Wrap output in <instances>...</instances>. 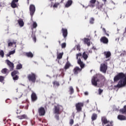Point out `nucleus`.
<instances>
[{
	"label": "nucleus",
	"mask_w": 126,
	"mask_h": 126,
	"mask_svg": "<svg viewBox=\"0 0 126 126\" xmlns=\"http://www.w3.org/2000/svg\"><path fill=\"white\" fill-rule=\"evenodd\" d=\"M114 82L119 81L117 85L118 88L125 87L126 85V74L123 72H120L114 76Z\"/></svg>",
	"instance_id": "nucleus-1"
},
{
	"label": "nucleus",
	"mask_w": 126,
	"mask_h": 126,
	"mask_svg": "<svg viewBox=\"0 0 126 126\" xmlns=\"http://www.w3.org/2000/svg\"><path fill=\"white\" fill-rule=\"evenodd\" d=\"M77 63L80 65V68L79 66H76V67H74V69H73V72L75 75H78V73H80L82 69L85 67V64L84 63L83 61L81 60V58L78 59Z\"/></svg>",
	"instance_id": "nucleus-2"
},
{
	"label": "nucleus",
	"mask_w": 126,
	"mask_h": 126,
	"mask_svg": "<svg viewBox=\"0 0 126 126\" xmlns=\"http://www.w3.org/2000/svg\"><path fill=\"white\" fill-rule=\"evenodd\" d=\"M105 79V77L102 74H98L95 76H93L92 79V83L94 86H97V82H100V80Z\"/></svg>",
	"instance_id": "nucleus-3"
},
{
	"label": "nucleus",
	"mask_w": 126,
	"mask_h": 126,
	"mask_svg": "<svg viewBox=\"0 0 126 126\" xmlns=\"http://www.w3.org/2000/svg\"><path fill=\"white\" fill-rule=\"evenodd\" d=\"M101 122L102 126H105V125H106L105 126H113V122H110V121H108L106 117H101Z\"/></svg>",
	"instance_id": "nucleus-4"
},
{
	"label": "nucleus",
	"mask_w": 126,
	"mask_h": 126,
	"mask_svg": "<svg viewBox=\"0 0 126 126\" xmlns=\"http://www.w3.org/2000/svg\"><path fill=\"white\" fill-rule=\"evenodd\" d=\"M84 106V103L82 102L77 103L75 104L76 110L78 113L82 111V108Z\"/></svg>",
	"instance_id": "nucleus-5"
},
{
	"label": "nucleus",
	"mask_w": 126,
	"mask_h": 126,
	"mask_svg": "<svg viewBox=\"0 0 126 126\" xmlns=\"http://www.w3.org/2000/svg\"><path fill=\"white\" fill-rule=\"evenodd\" d=\"M107 68V63H101L100 66V70L101 72H103V73H106Z\"/></svg>",
	"instance_id": "nucleus-6"
},
{
	"label": "nucleus",
	"mask_w": 126,
	"mask_h": 126,
	"mask_svg": "<svg viewBox=\"0 0 126 126\" xmlns=\"http://www.w3.org/2000/svg\"><path fill=\"white\" fill-rule=\"evenodd\" d=\"M61 32L63 33V35L64 38H66L68 33L67 29H66L65 28H62Z\"/></svg>",
	"instance_id": "nucleus-7"
},
{
	"label": "nucleus",
	"mask_w": 126,
	"mask_h": 126,
	"mask_svg": "<svg viewBox=\"0 0 126 126\" xmlns=\"http://www.w3.org/2000/svg\"><path fill=\"white\" fill-rule=\"evenodd\" d=\"M38 114L39 116H45L46 114L45 108H44L43 107H40V108L38 109Z\"/></svg>",
	"instance_id": "nucleus-8"
},
{
	"label": "nucleus",
	"mask_w": 126,
	"mask_h": 126,
	"mask_svg": "<svg viewBox=\"0 0 126 126\" xmlns=\"http://www.w3.org/2000/svg\"><path fill=\"white\" fill-rule=\"evenodd\" d=\"M5 62L7 63V64L8 65L9 68H10V70L11 71H12V70H13V68H14V65L13 63H11L8 60H6Z\"/></svg>",
	"instance_id": "nucleus-9"
},
{
	"label": "nucleus",
	"mask_w": 126,
	"mask_h": 126,
	"mask_svg": "<svg viewBox=\"0 0 126 126\" xmlns=\"http://www.w3.org/2000/svg\"><path fill=\"white\" fill-rule=\"evenodd\" d=\"M71 66H72V64L70 62V61H69V60L67 59V62H66V63L64 66V69L65 70H67V69H69V68H70V67H71Z\"/></svg>",
	"instance_id": "nucleus-10"
},
{
	"label": "nucleus",
	"mask_w": 126,
	"mask_h": 126,
	"mask_svg": "<svg viewBox=\"0 0 126 126\" xmlns=\"http://www.w3.org/2000/svg\"><path fill=\"white\" fill-rule=\"evenodd\" d=\"M17 74H18V71L15 70L11 73V76L13 77V79L14 80H17L18 79V76H17Z\"/></svg>",
	"instance_id": "nucleus-11"
},
{
	"label": "nucleus",
	"mask_w": 126,
	"mask_h": 126,
	"mask_svg": "<svg viewBox=\"0 0 126 126\" xmlns=\"http://www.w3.org/2000/svg\"><path fill=\"white\" fill-rule=\"evenodd\" d=\"M60 109H61V106L57 105V106H55L54 107V113L55 114H60L61 112H60Z\"/></svg>",
	"instance_id": "nucleus-12"
},
{
	"label": "nucleus",
	"mask_w": 126,
	"mask_h": 126,
	"mask_svg": "<svg viewBox=\"0 0 126 126\" xmlns=\"http://www.w3.org/2000/svg\"><path fill=\"white\" fill-rule=\"evenodd\" d=\"M103 4L99 3L98 1H96V8L99 10H104L103 8Z\"/></svg>",
	"instance_id": "nucleus-13"
},
{
	"label": "nucleus",
	"mask_w": 126,
	"mask_h": 126,
	"mask_svg": "<svg viewBox=\"0 0 126 126\" xmlns=\"http://www.w3.org/2000/svg\"><path fill=\"white\" fill-rule=\"evenodd\" d=\"M101 42L103 43H108L109 39L106 36H102L100 39Z\"/></svg>",
	"instance_id": "nucleus-14"
},
{
	"label": "nucleus",
	"mask_w": 126,
	"mask_h": 126,
	"mask_svg": "<svg viewBox=\"0 0 126 126\" xmlns=\"http://www.w3.org/2000/svg\"><path fill=\"white\" fill-rule=\"evenodd\" d=\"M17 2H18V0H13L12 1L11 5L13 8H15V7L17 6V5L16 4Z\"/></svg>",
	"instance_id": "nucleus-15"
},
{
	"label": "nucleus",
	"mask_w": 126,
	"mask_h": 126,
	"mask_svg": "<svg viewBox=\"0 0 126 126\" xmlns=\"http://www.w3.org/2000/svg\"><path fill=\"white\" fill-rule=\"evenodd\" d=\"M84 41L85 43H86L88 46H90L91 42L90 38H88L87 37H84Z\"/></svg>",
	"instance_id": "nucleus-16"
},
{
	"label": "nucleus",
	"mask_w": 126,
	"mask_h": 126,
	"mask_svg": "<svg viewBox=\"0 0 126 126\" xmlns=\"http://www.w3.org/2000/svg\"><path fill=\"white\" fill-rule=\"evenodd\" d=\"M18 23L20 27H23L24 26V22L22 19L18 20Z\"/></svg>",
	"instance_id": "nucleus-17"
},
{
	"label": "nucleus",
	"mask_w": 126,
	"mask_h": 126,
	"mask_svg": "<svg viewBox=\"0 0 126 126\" xmlns=\"http://www.w3.org/2000/svg\"><path fill=\"white\" fill-rule=\"evenodd\" d=\"M38 99V97L34 92H32V102H35Z\"/></svg>",
	"instance_id": "nucleus-18"
},
{
	"label": "nucleus",
	"mask_w": 126,
	"mask_h": 126,
	"mask_svg": "<svg viewBox=\"0 0 126 126\" xmlns=\"http://www.w3.org/2000/svg\"><path fill=\"white\" fill-rule=\"evenodd\" d=\"M104 54L106 58H109L111 56V52L110 51H104Z\"/></svg>",
	"instance_id": "nucleus-19"
},
{
	"label": "nucleus",
	"mask_w": 126,
	"mask_h": 126,
	"mask_svg": "<svg viewBox=\"0 0 126 126\" xmlns=\"http://www.w3.org/2000/svg\"><path fill=\"white\" fill-rule=\"evenodd\" d=\"M73 1L72 0H68V1L66 2L65 4V7L66 8H68V7H70L72 4Z\"/></svg>",
	"instance_id": "nucleus-20"
},
{
	"label": "nucleus",
	"mask_w": 126,
	"mask_h": 126,
	"mask_svg": "<svg viewBox=\"0 0 126 126\" xmlns=\"http://www.w3.org/2000/svg\"><path fill=\"white\" fill-rule=\"evenodd\" d=\"M118 119L120 121H125L126 120V117L123 115H119L118 116Z\"/></svg>",
	"instance_id": "nucleus-21"
},
{
	"label": "nucleus",
	"mask_w": 126,
	"mask_h": 126,
	"mask_svg": "<svg viewBox=\"0 0 126 126\" xmlns=\"http://www.w3.org/2000/svg\"><path fill=\"white\" fill-rule=\"evenodd\" d=\"M16 40H13V42H9L8 43V47H11L13 45H15V47H16Z\"/></svg>",
	"instance_id": "nucleus-22"
},
{
	"label": "nucleus",
	"mask_w": 126,
	"mask_h": 126,
	"mask_svg": "<svg viewBox=\"0 0 126 126\" xmlns=\"http://www.w3.org/2000/svg\"><path fill=\"white\" fill-rule=\"evenodd\" d=\"M82 57L84 58V60H87L89 56H88V54H87L86 51H84L83 53Z\"/></svg>",
	"instance_id": "nucleus-23"
},
{
	"label": "nucleus",
	"mask_w": 126,
	"mask_h": 126,
	"mask_svg": "<svg viewBox=\"0 0 126 126\" xmlns=\"http://www.w3.org/2000/svg\"><path fill=\"white\" fill-rule=\"evenodd\" d=\"M97 114H93V115H92V121L93 122H94V121H95L97 119Z\"/></svg>",
	"instance_id": "nucleus-24"
},
{
	"label": "nucleus",
	"mask_w": 126,
	"mask_h": 126,
	"mask_svg": "<svg viewBox=\"0 0 126 126\" xmlns=\"http://www.w3.org/2000/svg\"><path fill=\"white\" fill-rule=\"evenodd\" d=\"M120 112L122 114H126V105H125V106H124L123 109H121L120 110Z\"/></svg>",
	"instance_id": "nucleus-25"
},
{
	"label": "nucleus",
	"mask_w": 126,
	"mask_h": 126,
	"mask_svg": "<svg viewBox=\"0 0 126 126\" xmlns=\"http://www.w3.org/2000/svg\"><path fill=\"white\" fill-rule=\"evenodd\" d=\"M37 77V75H35V74H34V73H32V83H35L36 82V79Z\"/></svg>",
	"instance_id": "nucleus-26"
},
{
	"label": "nucleus",
	"mask_w": 126,
	"mask_h": 126,
	"mask_svg": "<svg viewBox=\"0 0 126 126\" xmlns=\"http://www.w3.org/2000/svg\"><path fill=\"white\" fill-rule=\"evenodd\" d=\"M95 2H96V0H90V3L91 4L90 6L91 7H94Z\"/></svg>",
	"instance_id": "nucleus-27"
},
{
	"label": "nucleus",
	"mask_w": 126,
	"mask_h": 126,
	"mask_svg": "<svg viewBox=\"0 0 126 126\" xmlns=\"http://www.w3.org/2000/svg\"><path fill=\"white\" fill-rule=\"evenodd\" d=\"M1 72L2 73H3V74H8V70L6 68H3L1 70Z\"/></svg>",
	"instance_id": "nucleus-28"
},
{
	"label": "nucleus",
	"mask_w": 126,
	"mask_h": 126,
	"mask_svg": "<svg viewBox=\"0 0 126 126\" xmlns=\"http://www.w3.org/2000/svg\"><path fill=\"white\" fill-rule=\"evenodd\" d=\"M69 92L70 95H72V94H73V93H74V90L73 89V88L72 86H70L69 87Z\"/></svg>",
	"instance_id": "nucleus-29"
},
{
	"label": "nucleus",
	"mask_w": 126,
	"mask_h": 126,
	"mask_svg": "<svg viewBox=\"0 0 126 126\" xmlns=\"http://www.w3.org/2000/svg\"><path fill=\"white\" fill-rule=\"evenodd\" d=\"M60 71H61V73L60 74L61 76H62V77H64L65 75L64 69H60Z\"/></svg>",
	"instance_id": "nucleus-30"
},
{
	"label": "nucleus",
	"mask_w": 126,
	"mask_h": 126,
	"mask_svg": "<svg viewBox=\"0 0 126 126\" xmlns=\"http://www.w3.org/2000/svg\"><path fill=\"white\" fill-rule=\"evenodd\" d=\"M75 47H76L77 50H78L79 51H80V50H81V45L79 43H78V44H76Z\"/></svg>",
	"instance_id": "nucleus-31"
},
{
	"label": "nucleus",
	"mask_w": 126,
	"mask_h": 126,
	"mask_svg": "<svg viewBox=\"0 0 126 126\" xmlns=\"http://www.w3.org/2000/svg\"><path fill=\"white\" fill-rule=\"evenodd\" d=\"M18 118H19L20 120H23V119H27V116L26 115H23L21 116H18Z\"/></svg>",
	"instance_id": "nucleus-32"
},
{
	"label": "nucleus",
	"mask_w": 126,
	"mask_h": 126,
	"mask_svg": "<svg viewBox=\"0 0 126 126\" xmlns=\"http://www.w3.org/2000/svg\"><path fill=\"white\" fill-rule=\"evenodd\" d=\"M13 54H15V50L10 51L8 54H7L6 56L7 57H9V56H11V55H13Z\"/></svg>",
	"instance_id": "nucleus-33"
},
{
	"label": "nucleus",
	"mask_w": 126,
	"mask_h": 126,
	"mask_svg": "<svg viewBox=\"0 0 126 126\" xmlns=\"http://www.w3.org/2000/svg\"><path fill=\"white\" fill-rule=\"evenodd\" d=\"M53 85H56L57 87L60 86V83L58 81H54V82H53Z\"/></svg>",
	"instance_id": "nucleus-34"
},
{
	"label": "nucleus",
	"mask_w": 126,
	"mask_h": 126,
	"mask_svg": "<svg viewBox=\"0 0 126 126\" xmlns=\"http://www.w3.org/2000/svg\"><path fill=\"white\" fill-rule=\"evenodd\" d=\"M63 52L59 53V54H58L57 55V58H58V59H61L63 58Z\"/></svg>",
	"instance_id": "nucleus-35"
},
{
	"label": "nucleus",
	"mask_w": 126,
	"mask_h": 126,
	"mask_svg": "<svg viewBox=\"0 0 126 126\" xmlns=\"http://www.w3.org/2000/svg\"><path fill=\"white\" fill-rule=\"evenodd\" d=\"M26 55L28 58H32V53H31V52L26 53Z\"/></svg>",
	"instance_id": "nucleus-36"
},
{
	"label": "nucleus",
	"mask_w": 126,
	"mask_h": 126,
	"mask_svg": "<svg viewBox=\"0 0 126 126\" xmlns=\"http://www.w3.org/2000/svg\"><path fill=\"white\" fill-rule=\"evenodd\" d=\"M102 31L103 32H104V33H105V34H106V35L107 36H109V33H108L106 32V30L105 28H102Z\"/></svg>",
	"instance_id": "nucleus-37"
},
{
	"label": "nucleus",
	"mask_w": 126,
	"mask_h": 126,
	"mask_svg": "<svg viewBox=\"0 0 126 126\" xmlns=\"http://www.w3.org/2000/svg\"><path fill=\"white\" fill-rule=\"evenodd\" d=\"M76 56V59H77V60H78V59H78V57H79V56H82V52H79V53H77Z\"/></svg>",
	"instance_id": "nucleus-38"
},
{
	"label": "nucleus",
	"mask_w": 126,
	"mask_h": 126,
	"mask_svg": "<svg viewBox=\"0 0 126 126\" xmlns=\"http://www.w3.org/2000/svg\"><path fill=\"white\" fill-rule=\"evenodd\" d=\"M0 56L1 58H3V57H4V52H3V51L0 50Z\"/></svg>",
	"instance_id": "nucleus-39"
},
{
	"label": "nucleus",
	"mask_w": 126,
	"mask_h": 126,
	"mask_svg": "<svg viewBox=\"0 0 126 126\" xmlns=\"http://www.w3.org/2000/svg\"><path fill=\"white\" fill-rule=\"evenodd\" d=\"M22 68V64H19L17 65V69H21Z\"/></svg>",
	"instance_id": "nucleus-40"
},
{
	"label": "nucleus",
	"mask_w": 126,
	"mask_h": 126,
	"mask_svg": "<svg viewBox=\"0 0 126 126\" xmlns=\"http://www.w3.org/2000/svg\"><path fill=\"white\" fill-rule=\"evenodd\" d=\"M61 46H62V48H65L66 46V42H63V43H62Z\"/></svg>",
	"instance_id": "nucleus-41"
},
{
	"label": "nucleus",
	"mask_w": 126,
	"mask_h": 126,
	"mask_svg": "<svg viewBox=\"0 0 126 126\" xmlns=\"http://www.w3.org/2000/svg\"><path fill=\"white\" fill-rule=\"evenodd\" d=\"M74 123V120H73L72 119H71L69 121V125L70 126H72V125H73Z\"/></svg>",
	"instance_id": "nucleus-42"
},
{
	"label": "nucleus",
	"mask_w": 126,
	"mask_h": 126,
	"mask_svg": "<svg viewBox=\"0 0 126 126\" xmlns=\"http://www.w3.org/2000/svg\"><path fill=\"white\" fill-rule=\"evenodd\" d=\"M32 27L33 28H37V24L36 23V22H33V24H32Z\"/></svg>",
	"instance_id": "nucleus-43"
},
{
	"label": "nucleus",
	"mask_w": 126,
	"mask_h": 126,
	"mask_svg": "<svg viewBox=\"0 0 126 126\" xmlns=\"http://www.w3.org/2000/svg\"><path fill=\"white\" fill-rule=\"evenodd\" d=\"M55 118L57 120V121H60V116H59V114H56L55 116Z\"/></svg>",
	"instance_id": "nucleus-44"
},
{
	"label": "nucleus",
	"mask_w": 126,
	"mask_h": 126,
	"mask_svg": "<svg viewBox=\"0 0 126 126\" xmlns=\"http://www.w3.org/2000/svg\"><path fill=\"white\" fill-rule=\"evenodd\" d=\"M94 18H91L90 19V24H94Z\"/></svg>",
	"instance_id": "nucleus-45"
},
{
	"label": "nucleus",
	"mask_w": 126,
	"mask_h": 126,
	"mask_svg": "<svg viewBox=\"0 0 126 126\" xmlns=\"http://www.w3.org/2000/svg\"><path fill=\"white\" fill-rule=\"evenodd\" d=\"M28 78L29 81H32V74L29 75Z\"/></svg>",
	"instance_id": "nucleus-46"
},
{
	"label": "nucleus",
	"mask_w": 126,
	"mask_h": 126,
	"mask_svg": "<svg viewBox=\"0 0 126 126\" xmlns=\"http://www.w3.org/2000/svg\"><path fill=\"white\" fill-rule=\"evenodd\" d=\"M60 4V3H55V4H54L53 5V7L54 8H57V7H58V6H59Z\"/></svg>",
	"instance_id": "nucleus-47"
},
{
	"label": "nucleus",
	"mask_w": 126,
	"mask_h": 126,
	"mask_svg": "<svg viewBox=\"0 0 126 126\" xmlns=\"http://www.w3.org/2000/svg\"><path fill=\"white\" fill-rule=\"evenodd\" d=\"M35 10H36V9H35V7L34 5H33V4H32V16L34 14V13H35Z\"/></svg>",
	"instance_id": "nucleus-48"
},
{
	"label": "nucleus",
	"mask_w": 126,
	"mask_h": 126,
	"mask_svg": "<svg viewBox=\"0 0 126 126\" xmlns=\"http://www.w3.org/2000/svg\"><path fill=\"white\" fill-rule=\"evenodd\" d=\"M4 80V77L0 76V82H2Z\"/></svg>",
	"instance_id": "nucleus-49"
},
{
	"label": "nucleus",
	"mask_w": 126,
	"mask_h": 126,
	"mask_svg": "<svg viewBox=\"0 0 126 126\" xmlns=\"http://www.w3.org/2000/svg\"><path fill=\"white\" fill-rule=\"evenodd\" d=\"M30 10L31 16H32V4H31L30 6Z\"/></svg>",
	"instance_id": "nucleus-50"
},
{
	"label": "nucleus",
	"mask_w": 126,
	"mask_h": 126,
	"mask_svg": "<svg viewBox=\"0 0 126 126\" xmlns=\"http://www.w3.org/2000/svg\"><path fill=\"white\" fill-rule=\"evenodd\" d=\"M103 90H102V89H98V93L99 95H101V94H102V93H103Z\"/></svg>",
	"instance_id": "nucleus-51"
},
{
	"label": "nucleus",
	"mask_w": 126,
	"mask_h": 126,
	"mask_svg": "<svg viewBox=\"0 0 126 126\" xmlns=\"http://www.w3.org/2000/svg\"><path fill=\"white\" fill-rule=\"evenodd\" d=\"M32 39H33V40L34 42H36V35H33V36L32 37Z\"/></svg>",
	"instance_id": "nucleus-52"
},
{
	"label": "nucleus",
	"mask_w": 126,
	"mask_h": 126,
	"mask_svg": "<svg viewBox=\"0 0 126 126\" xmlns=\"http://www.w3.org/2000/svg\"><path fill=\"white\" fill-rule=\"evenodd\" d=\"M126 55V51H124L123 52H122V53H121V55Z\"/></svg>",
	"instance_id": "nucleus-53"
},
{
	"label": "nucleus",
	"mask_w": 126,
	"mask_h": 126,
	"mask_svg": "<svg viewBox=\"0 0 126 126\" xmlns=\"http://www.w3.org/2000/svg\"><path fill=\"white\" fill-rule=\"evenodd\" d=\"M84 94H85V95L86 96H87V95H89L88 92H85Z\"/></svg>",
	"instance_id": "nucleus-54"
},
{
	"label": "nucleus",
	"mask_w": 126,
	"mask_h": 126,
	"mask_svg": "<svg viewBox=\"0 0 126 126\" xmlns=\"http://www.w3.org/2000/svg\"><path fill=\"white\" fill-rule=\"evenodd\" d=\"M92 49H94V50H95V49H96V48L95 46H93Z\"/></svg>",
	"instance_id": "nucleus-55"
},
{
	"label": "nucleus",
	"mask_w": 126,
	"mask_h": 126,
	"mask_svg": "<svg viewBox=\"0 0 126 126\" xmlns=\"http://www.w3.org/2000/svg\"><path fill=\"white\" fill-rule=\"evenodd\" d=\"M39 81H40V79H37L36 82H39Z\"/></svg>",
	"instance_id": "nucleus-56"
},
{
	"label": "nucleus",
	"mask_w": 126,
	"mask_h": 126,
	"mask_svg": "<svg viewBox=\"0 0 126 126\" xmlns=\"http://www.w3.org/2000/svg\"><path fill=\"white\" fill-rule=\"evenodd\" d=\"M75 116V115H74V113H73V119H74Z\"/></svg>",
	"instance_id": "nucleus-57"
},
{
	"label": "nucleus",
	"mask_w": 126,
	"mask_h": 126,
	"mask_svg": "<svg viewBox=\"0 0 126 126\" xmlns=\"http://www.w3.org/2000/svg\"><path fill=\"white\" fill-rule=\"evenodd\" d=\"M102 0L104 1V3H105L107 1V0Z\"/></svg>",
	"instance_id": "nucleus-58"
},
{
	"label": "nucleus",
	"mask_w": 126,
	"mask_h": 126,
	"mask_svg": "<svg viewBox=\"0 0 126 126\" xmlns=\"http://www.w3.org/2000/svg\"><path fill=\"white\" fill-rule=\"evenodd\" d=\"M74 126H79L78 124H77L76 125H75Z\"/></svg>",
	"instance_id": "nucleus-59"
},
{
	"label": "nucleus",
	"mask_w": 126,
	"mask_h": 126,
	"mask_svg": "<svg viewBox=\"0 0 126 126\" xmlns=\"http://www.w3.org/2000/svg\"><path fill=\"white\" fill-rule=\"evenodd\" d=\"M126 33V27L125 28V31L124 32V33Z\"/></svg>",
	"instance_id": "nucleus-60"
},
{
	"label": "nucleus",
	"mask_w": 126,
	"mask_h": 126,
	"mask_svg": "<svg viewBox=\"0 0 126 126\" xmlns=\"http://www.w3.org/2000/svg\"><path fill=\"white\" fill-rule=\"evenodd\" d=\"M59 44H61V40H59Z\"/></svg>",
	"instance_id": "nucleus-61"
},
{
	"label": "nucleus",
	"mask_w": 126,
	"mask_h": 126,
	"mask_svg": "<svg viewBox=\"0 0 126 126\" xmlns=\"http://www.w3.org/2000/svg\"><path fill=\"white\" fill-rule=\"evenodd\" d=\"M28 4H29V1H28Z\"/></svg>",
	"instance_id": "nucleus-62"
},
{
	"label": "nucleus",
	"mask_w": 126,
	"mask_h": 126,
	"mask_svg": "<svg viewBox=\"0 0 126 126\" xmlns=\"http://www.w3.org/2000/svg\"><path fill=\"white\" fill-rule=\"evenodd\" d=\"M46 47H47V48H48V46L46 45Z\"/></svg>",
	"instance_id": "nucleus-63"
},
{
	"label": "nucleus",
	"mask_w": 126,
	"mask_h": 126,
	"mask_svg": "<svg viewBox=\"0 0 126 126\" xmlns=\"http://www.w3.org/2000/svg\"><path fill=\"white\" fill-rule=\"evenodd\" d=\"M125 3H126V1H125Z\"/></svg>",
	"instance_id": "nucleus-64"
}]
</instances>
